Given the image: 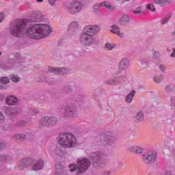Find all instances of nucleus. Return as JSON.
<instances>
[{"label":"nucleus","instance_id":"f257e3e1","mask_svg":"<svg viewBox=\"0 0 175 175\" xmlns=\"http://www.w3.org/2000/svg\"><path fill=\"white\" fill-rule=\"evenodd\" d=\"M44 20H45L44 15L39 11H36L29 19L14 20L10 26V33L14 38H21L25 32L27 23H42Z\"/></svg>","mask_w":175,"mask_h":175},{"label":"nucleus","instance_id":"f03ea898","mask_svg":"<svg viewBox=\"0 0 175 175\" xmlns=\"http://www.w3.org/2000/svg\"><path fill=\"white\" fill-rule=\"evenodd\" d=\"M100 25H86L81 33L79 37V42L82 46H85V47H90L94 44L95 38L94 36L98 35L100 32Z\"/></svg>","mask_w":175,"mask_h":175},{"label":"nucleus","instance_id":"7ed1b4c3","mask_svg":"<svg viewBox=\"0 0 175 175\" xmlns=\"http://www.w3.org/2000/svg\"><path fill=\"white\" fill-rule=\"evenodd\" d=\"M26 33L31 39H43L51 33V27L47 24H36L29 27Z\"/></svg>","mask_w":175,"mask_h":175},{"label":"nucleus","instance_id":"20e7f679","mask_svg":"<svg viewBox=\"0 0 175 175\" xmlns=\"http://www.w3.org/2000/svg\"><path fill=\"white\" fill-rule=\"evenodd\" d=\"M57 142L63 148H73L77 144V139L73 134L64 133L59 135Z\"/></svg>","mask_w":175,"mask_h":175},{"label":"nucleus","instance_id":"39448f33","mask_svg":"<svg viewBox=\"0 0 175 175\" xmlns=\"http://www.w3.org/2000/svg\"><path fill=\"white\" fill-rule=\"evenodd\" d=\"M69 103L64 107L63 114L65 117L68 118H77L79 116V110L77 109V105L73 102V98H70Z\"/></svg>","mask_w":175,"mask_h":175},{"label":"nucleus","instance_id":"423d86ee","mask_svg":"<svg viewBox=\"0 0 175 175\" xmlns=\"http://www.w3.org/2000/svg\"><path fill=\"white\" fill-rule=\"evenodd\" d=\"M91 160L87 157H80L77 159V165H78L77 175L84 174L90 167H91Z\"/></svg>","mask_w":175,"mask_h":175},{"label":"nucleus","instance_id":"0eeeda50","mask_svg":"<svg viewBox=\"0 0 175 175\" xmlns=\"http://www.w3.org/2000/svg\"><path fill=\"white\" fill-rule=\"evenodd\" d=\"M58 124V118L55 117L44 116L42 117L39 120L38 126L40 128H44L48 126L49 128L55 126Z\"/></svg>","mask_w":175,"mask_h":175},{"label":"nucleus","instance_id":"6e6552de","mask_svg":"<svg viewBox=\"0 0 175 175\" xmlns=\"http://www.w3.org/2000/svg\"><path fill=\"white\" fill-rule=\"evenodd\" d=\"M158 153L154 150H150L142 155V162L145 165H152L157 162Z\"/></svg>","mask_w":175,"mask_h":175},{"label":"nucleus","instance_id":"1a4fd4ad","mask_svg":"<svg viewBox=\"0 0 175 175\" xmlns=\"http://www.w3.org/2000/svg\"><path fill=\"white\" fill-rule=\"evenodd\" d=\"M83 9V3L80 1H74L69 3L66 10L69 14H77L80 13Z\"/></svg>","mask_w":175,"mask_h":175},{"label":"nucleus","instance_id":"9d476101","mask_svg":"<svg viewBox=\"0 0 175 175\" xmlns=\"http://www.w3.org/2000/svg\"><path fill=\"white\" fill-rule=\"evenodd\" d=\"M92 161L93 163H106L107 162V154L103 152H95L91 154Z\"/></svg>","mask_w":175,"mask_h":175},{"label":"nucleus","instance_id":"9b49d317","mask_svg":"<svg viewBox=\"0 0 175 175\" xmlns=\"http://www.w3.org/2000/svg\"><path fill=\"white\" fill-rule=\"evenodd\" d=\"M33 138V135L32 134V132H31L29 130L22 131L20 133L12 135V140H21L22 142H24V140H27V139Z\"/></svg>","mask_w":175,"mask_h":175},{"label":"nucleus","instance_id":"f8f14e48","mask_svg":"<svg viewBox=\"0 0 175 175\" xmlns=\"http://www.w3.org/2000/svg\"><path fill=\"white\" fill-rule=\"evenodd\" d=\"M103 139L106 146H114L117 143V140H118L117 135L110 132L104 133Z\"/></svg>","mask_w":175,"mask_h":175},{"label":"nucleus","instance_id":"ddd939ff","mask_svg":"<svg viewBox=\"0 0 175 175\" xmlns=\"http://www.w3.org/2000/svg\"><path fill=\"white\" fill-rule=\"evenodd\" d=\"M100 6H105V9H108V10H116V7L114 5L107 1H105L100 4H95L93 6V10L96 14H100V11L99 10V9H100Z\"/></svg>","mask_w":175,"mask_h":175},{"label":"nucleus","instance_id":"4468645a","mask_svg":"<svg viewBox=\"0 0 175 175\" xmlns=\"http://www.w3.org/2000/svg\"><path fill=\"white\" fill-rule=\"evenodd\" d=\"M49 72L50 73H55V75H68L70 70L69 68H54L53 66H50L48 68Z\"/></svg>","mask_w":175,"mask_h":175},{"label":"nucleus","instance_id":"2eb2a0df","mask_svg":"<svg viewBox=\"0 0 175 175\" xmlns=\"http://www.w3.org/2000/svg\"><path fill=\"white\" fill-rule=\"evenodd\" d=\"M159 58H161V52L159 51H152V56L148 57L146 59V64H148L150 62H158L159 61Z\"/></svg>","mask_w":175,"mask_h":175},{"label":"nucleus","instance_id":"dca6fc26","mask_svg":"<svg viewBox=\"0 0 175 175\" xmlns=\"http://www.w3.org/2000/svg\"><path fill=\"white\" fill-rule=\"evenodd\" d=\"M20 55L18 54V56L16 58L10 59L8 60V63L5 64V66L3 67L4 69H12L13 66H16L17 64L20 62Z\"/></svg>","mask_w":175,"mask_h":175},{"label":"nucleus","instance_id":"f3484780","mask_svg":"<svg viewBox=\"0 0 175 175\" xmlns=\"http://www.w3.org/2000/svg\"><path fill=\"white\" fill-rule=\"evenodd\" d=\"M55 175H68V171L65 170V166L62 165L59 163H57L55 165Z\"/></svg>","mask_w":175,"mask_h":175},{"label":"nucleus","instance_id":"a211bd4d","mask_svg":"<svg viewBox=\"0 0 175 175\" xmlns=\"http://www.w3.org/2000/svg\"><path fill=\"white\" fill-rule=\"evenodd\" d=\"M110 32H111L112 33H115L116 35H118L119 38H124V36H125L124 32L120 30V27L117 25H112L111 26Z\"/></svg>","mask_w":175,"mask_h":175},{"label":"nucleus","instance_id":"6ab92c4d","mask_svg":"<svg viewBox=\"0 0 175 175\" xmlns=\"http://www.w3.org/2000/svg\"><path fill=\"white\" fill-rule=\"evenodd\" d=\"M127 68H129V59L124 57L119 63L118 70L119 72H122V70L127 69Z\"/></svg>","mask_w":175,"mask_h":175},{"label":"nucleus","instance_id":"aec40b11","mask_svg":"<svg viewBox=\"0 0 175 175\" xmlns=\"http://www.w3.org/2000/svg\"><path fill=\"white\" fill-rule=\"evenodd\" d=\"M5 113L10 117H16L20 113V109L17 107H8L6 109Z\"/></svg>","mask_w":175,"mask_h":175},{"label":"nucleus","instance_id":"412c9836","mask_svg":"<svg viewBox=\"0 0 175 175\" xmlns=\"http://www.w3.org/2000/svg\"><path fill=\"white\" fill-rule=\"evenodd\" d=\"M128 151L132 152L133 154H135V155H140V154H143V148L137 146H131L128 148Z\"/></svg>","mask_w":175,"mask_h":175},{"label":"nucleus","instance_id":"4be33fe9","mask_svg":"<svg viewBox=\"0 0 175 175\" xmlns=\"http://www.w3.org/2000/svg\"><path fill=\"white\" fill-rule=\"evenodd\" d=\"M5 102L9 106H16L18 102V99L14 96H8L5 98Z\"/></svg>","mask_w":175,"mask_h":175},{"label":"nucleus","instance_id":"5701e85b","mask_svg":"<svg viewBox=\"0 0 175 175\" xmlns=\"http://www.w3.org/2000/svg\"><path fill=\"white\" fill-rule=\"evenodd\" d=\"M31 159H23L18 163V167L21 170L25 169V167H28V166H31Z\"/></svg>","mask_w":175,"mask_h":175},{"label":"nucleus","instance_id":"b1692460","mask_svg":"<svg viewBox=\"0 0 175 175\" xmlns=\"http://www.w3.org/2000/svg\"><path fill=\"white\" fill-rule=\"evenodd\" d=\"M44 167V161L43 160H38L36 163H35L32 167L31 170L37 172V170H42Z\"/></svg>","mask_w":175,"mask_h":175},{"label":"nucleus","instance_id":"393cba45","mask_svg":"<svg viewBox=\"0 0 175 175\" xmlns=\"http://www.w3.org/2000/svg\"><path fill=\"white\" fill-rule=\"evenodd\" d=\"M153 2L159 6H168L172 3V0H153Z\"/></svg>","mask_w":175,"mask_h":175},{"label":"nucleus","instance_id":"a878e982","mask_svg":"<svg viewBox=\"0 0 175 175\" xmlns=\"http://www.w3.org/2000/svg\"><path fill=\"white\" fill-rule=\"evenodd\" d=\"M128 72H126L124 74H122L120 76L116 78V83L118 84L125 83V81H126V79H128Z\"/></svg>","mask_w":175,"mask_h":175},{"label":"nucleus","instance_id":"bb28decb","mask_svg":"<svg viewBox=\"0 0 175 175\" xmlns=\"http://www.w3.org/2000/svg\"><path fill=\"white\" fill-rule=\"evenodd\" d=\"M61 91L62 94H65L66 95L70 94V92L73 91V86H72V85H66L62 88Z\"/></svg>","mask_w":175,"mask_h":175},{"label":"nucleus","instance_id":"cd10ccee","mask_svg":"<svg viewBox=\"0 0 175 175\" xmlns=\"http://www.w3.org/2000/svg\"><path fill=\"white\" fill-rule=\"evenodd\" d=\"M136 95V90H133L125 97L126 103H132L133 102V96Z\"/></svg>","mask_w":175,"mask_h":175},{"label":"nucleus","instance_id":"c85d7f7f","mask_svg":"<svg viewBox=\"0 0 175 175\" xmlns=\"http://www.w3.org/2000/svg\"><path fill=\"white\" fill-rule=\"evenodd\" d=\"M129 21H131V18L129 17V15H126V14L122 16L119 20V23L122 25H125V24H128Z\"/></svg>","mask_w":175,"mask_h":175},{"label":"nucleus","instance_id":"c756f323","mask_svg":"<svg viewBox=\"0 0 175 175\" xmlns=\"http://www.w3.org/2000/svg\"><path fill=\"white\" fill-rule=\"evenodd\" d=\"M80 25V23L77 21H72L68 25V29L69 31H76L77 28H79V26Z\"/></svg>","mask_w":175,"mask_h":175},{"label":"nucleus","instance_id":"7c9ffc66","mask_svg":"<svg viewBox=\"0 0 175 175\" xmlns=\"http://www.w3.org/2000/svg\"><path fill=\"white\" fill-rule=\"evenodd\" d=\"M55 154L56 155H58L59 157H64L65 155L66 152L61 147H57L54 150Z\"/></svg>","mask_w":175,"mask_h":175},{"label":"nucleus","instance_id":"2f4dec72","mask_svg":"<svg viewBox=\"0 0 175 175\" xmlns=\"http://www.w3.org/2000/svg\"><path fill=\"white\" fill-rule=\"evenodd\" d=\"M105 84H107V85H118L116 78L107 79L105 81Z\"/></svg>","mask_w":175,"mask_h":175},{"label":"nucleus","instance_id":"473e14b6","mask_svg":"<svg viewBox=\"0 0 175 175\" xmlns=\"http://www.w3.org/2000/svg\"><path fill=\"white\" fill-rule=\"evenodd\" d=\"M69 169L70 172H76L77 171V173H79V165L76 163H71L69 165Z\"/></svg>","mask_w":175,"mask_h":175},{"label":"nucleus","instance_id":"72a5a7b5","mask_svg":"<svg viewBox=\"0 0 175 175\" xmlns=\"http://www.w3.org/2000/svg\"><path fill=\"white\" fill-rule=\"evenodd\" d=\"M135 120L137 121L142 122L143 120H144V113L143 111H140L139 112L137 113V114L135 116Z\"/></svg>","mask_w":175,"mask_h":175},{"label":"nucleus","instance_id":"f704fd0d","mask_svg":"<svg viewBox=\"0 0 175 175\" xmlns=\"http://www.w3.org/2000/svg\"><path fill=\"white\" fill-rule=\"evenodd\" d=\"M146 12L145 7H139L133 11L134 14H143Z\"/></svg>","mask_w":175,"mask_h":175},{"label":"nucleus","instance_id":"c9c22d12","mask_svg":"<svg viewBox=\"0 0 175 175\" xmlns=\"http://www.w3.org/2000/svg\"><path fill=\"white\" fill-rule=\"evenodd\" d=\"M105 47L109 51H111V50H113L116 48V44L114 43L107 42L105 44Z\"/></svg>","mask_w":175,"mask_h":175},{"label":"nucleus","instance_id":"e433bc0d","mask_svg":"<svg viewBox=\"0 0 175 175\" xmlns=\"http://www.w3.org/2000/svg\"><path fill=\"white\" fill-rule=\"evenodd\" d=\"M165 92L170 93L174 91V85H167L165 87Z\"/></svg>","mask_w":175,"mask_h":175},{"label":"nucleus","instance_id":"4c0bfd02","mask_svg":"<svg viewBox=\"0 0 175 175\" xmlns=\"http://www.w3.org/2000/svg\"><path fill=\"white\" fill-rule=\"evenodd\" d=\"M76 100H79V102H85V99L84 98V94H78L76 96Z\"/></svg>","mask_w":175,"mask_h":175},{"label":"nucleus","instance_id":"58836bf2","mask_svg":"<svg viewBox=\"0 0 175 175\" xmlns=\"http://www.w3.org/2000/svg\"><path fill=\"white\" fill-rule=\"evenodd\" d=\"M170 17H172V15H167L164 18L161 20V24L162 25H165V24H167V23L169 22V20H170Z\"/></svg>","mask_w":175,"mask_h":175},{"label":"nucleus","instance_id":"ea45409f","mask_svg":"<svg viewBox=\"0 0 175 175\" xmlns=\"http://www.w3.org/2000/svg\"><path fill=\"white\" fill-rule=\"evenodd\" d=\"M10 79L14 83H18V81H20V78L18 77V75H11L10 77Z\"/></svg>","mask_w":175,"mask_h":175},{"label":"nucleus","instance_id":"a19ab883","mask_svg":"<svg viewBox=\"0 0 175 175\" xmlns=\"http://www.w3.org/2000/svg\"><path fill=\"white\" fill-rule=\"evenodd\" d=\"M146 9H148V10H150V12H155V10H157L153 3L148 4L146 5Z\"/></svg>","mask_w":175,"mask_h":175},{"label":"nucleus","instance_id":"79ce46f5","mask_svg":"<svg viewBox=\"0 0 175 175\" xmlns=\"http://www.w3.org/2000/svg\"><path fill=\"white\" fill-rule=\"evenodd\" d=\"M100 175H111V170H105L100 172Z\"/></svg>","mask_w":175,"mask_h":175},{"label":"nucleus","instance_id":"37998d69","mask_svg":"<svg viewBox=\"0 0 175 175\" xmlns=\"http://www.w3.org/2000/svg\"><path fill=\"white\" fill-rule=\"evenodd\" d=\"M10 79L9 78L4 77L0 79V83H3V84H8L9 83Z\"/></svg>","mask_w":175,"mask_h":175},{"label":"nucleus","instance_id":"c03bdc74","mask_svg":"<svg viewBox=\"0 0 175 175\" xmlns=\"http://www.w3.org/2000/svg\"><path fill=\"white\" fill-rule=\"evenodd\" d=\"M6 142H0V151H1V150H3L4 148H6Z\"/></svg>","mask_w":175,"mask_h":175},{"label":"nucleus","instance_id":"a18cd8bd","mask_svg":"<svg viewBox=\"0 0 175 175\" xmlns=\"http://www.w3.org/2000/svg\"><path fill=\"white\" fill-rule=\"evenodd\" d=\"M25 125H27V122L24 120H20L18 122L16 126H24Z\"/></svg>","mask_w":175,"mask_h":175},{"label":"nucleus","instance_id":"49530a36","mask_svg":"<svg viewBox=\"0 0 175 175\" xmlns=\"http://www.w3.org/2000/svg\"><path fill=\"white\" fill-rule=\"evenodd\" d=\"M5 122V116H3V113L0 111V124H2Z\"/></svg>","mask_w":175,"mask_h":175},{"label":"nucleus","instance_id":"de8ad7c7","mask_svg":"<svg viewBox=\"0 0 175 175\" xmlns=\"http://www.w3.org/2000/svg\"><path fill=\"white\" fill-rule=\"evenodd\" d=\"M159 70H161V72H165V70H166V66H165L163 64H161L159 66Z\"/></svg>","mask_w":175,"mask_h":175},{"label":"nucleus","instance_id":"09e8293b","mask_svg":"<svg viewBox=\"0 0 175 175\" xmlns=\"http://www.w3.org/2000/svg\"><path fill=\"white\" fill-rule=\"evenodd\" d=\"M154 81L155 83H161L162 81V79L161 76L154 77Z\"/></svg>","mask_w":175,"mask_h":175},{"label":"nucleus","instance_id":"8fccbe9b","mask_svg":"<svg viewBox=\"0 0 175 175\" xmlns=\"http://www.w3.org/2000/svg\"><path fill=\"white\" fill-rule=\"evenodd\" d=\"M5 159H6V154H0L1 162H5Z\"/></svg>","mask_w":175,"mask_h":175},{"label":"nucleus","instance_id":"3c124183","mask_svg":"<svg viewBox=\"0 0 175 175\" xmlns=\"http://www.w3.org/2000/svg\"><path fill=\"white\" fill-rule=\"evenodd\" d=\"M5 20V14L3 12L0 13V23H2Z\"/></svg>","mask_w":175,"mask_h":175},{"label":"nucleus","instance_id":"603ef678","mask_svg":"<svg viewBox=\"0 0 175 175\" xmlns=\"http://www.w3.org/2000/svg\"><path fill=\"white\" fill-rule=\"evenodd\" d=\"M10 161H12V157L5 154V162H10Z\"/></svg>","mask_w":175,"mask_h":175},{"label":"nucleus","instance_id":"864d4df0","mask_svg":"<svg viewBox=\"0 0 175 175\" xmlns=\"http://www.w3.org/2000/svg\"><path fill=\"white\" fill-rule=\"evenodd\" d=\"M49 4L51 5V6H53V5L55 4V2H57V0H49Z\"/></svg>","mask_w":175,"mask_h":175},{"label":"nucleus","instance_id":"5fc2aeb1","mask_svg":"<svg viewBox=\"0 0 175 175\" xmlns=\"http://www.w3.org/2000/svg\"><path fill=\"white\" fill-rule=\"evenodd\" d=\"M170 57H172V58H175V48H173Z\"/></svg>","mask_w":175,"mask_h":175},{"label":"nucleus","instance_id":"6e6d98bb","mask_svg":"<svg viewBox=\"0 0 175 175\" xmlns=\"http://www.w3.org/2000/svg\"><path fill=\"white\" fill-rule=\"evenodd\" d=\"M33 114H39L40 111L39 110L36 109H33L31 110Z\"/></svg>","mask_w":175,"mask_h":175},{"label":"nucleus","instance_id":"4d7b16f0","mask_svg":"<svg viewBox=\"0 0 175 175\" xmlns=\"http://www.w3.org/2000/svg\"><path fill=\"white\" fill-rule=\"evenodd\" d=\"M165 175H173V171L168 170L165 172Z\"/></svg>","mask_w":175,"mask_h":175},{"label":"nucleus","instance_id":"13d9d810","mask_svg":"<svg viewBox=\"0 0 175 175\" xmlns=\"http://www.w3.org/2000/svg\"><path fill=\"white\" fill-rule=\"evenodd\" d=\"M118 167H123V166H124V163H122V161H119V162L118 163Z\"/></svg>","mask_w":175,"mask_h":175},{"label":"nucleus","instance_id":"bf43d9fd","mask_svg":"<svg viewBox=\"0 0 175 175\" xmlns=\"http://www.w3.org/2000/svg\"><path fill=\"white\" fill-rule=\"evenodd\" d=\"M5 100V95L0 94V101Z\"/></svg>","mask_w":175,"mask_h":175},{"label":"nucleus","instance_id":"052dcab7","mask_svg":"<svg viewBox=\"0 0 175 175\" xmlns=\"http://www.w3.org/2000/svg\"><path fill=\"white\" fill-rule=\"evenodd\" d=\"M158 105V101L157 100H153L152 106H157Z\"/></svg>","mask_w":175,"mask_h":175},{"label":"nucleus","instance_id":"680f3d73","mask_svg":"<svg viewBox=\"0 0 175 175\" xmlns=\"http://www.w3.org/2000/svg\"><path fill=\"white\" fill-rule=\"evenodd\" d=\"M6 88H8V86L3 87V85H0V90H6Z\"/></svg>","mask_w":175,"mask_h":175},{"label":"nucleus","instance_id":"e2e57ef3","mask_svg":"<svg viewBox=\"0 0 175 175\" xmlns=\"http://www.w3.org/2000/svg\"><path fill=\"white\" fill-rule=\"evenodd\" d=\"M171 100H175V97H172Z\"/></svg>","mask_w":175,"mask_h":175},{"label":"nucleus","instance_id":"0e129e2a","mask_svg":"<svg viewBox=\"0 0 175 175\" xmlns=\"http://www.w3.org/2000/svg\"><path fill=\"white\" fill-rule=\"evenodd\" d=\"M37 2H43V0H37Z\"/></svg>","mask_w":175,"mask_h":175},{"label":"nucleus","instance_id":"69168bd1","mask_svg":"<svg viewBox=\"0 0 175 175\" xmlns=\"http://www.w3.org/2000/svg\"><path fill=\"white\" fill-rule=\"evenodd\" d=\"M2 55V52H0V56Z\"/></svg>","mask_w":175,"mask_h":175}]
</instances>
